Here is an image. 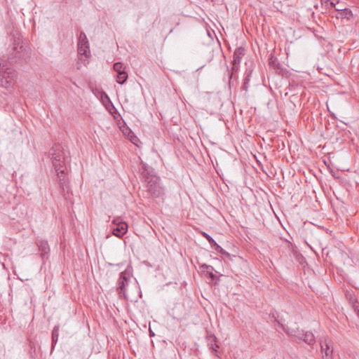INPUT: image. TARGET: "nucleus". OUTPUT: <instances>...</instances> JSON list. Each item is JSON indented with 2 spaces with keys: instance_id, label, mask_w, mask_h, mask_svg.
I'll return each mask as SVG.
<instances>
[{
  "instance_id": "0eeeda50",
  "label": "nucleus",
  "mask_w": 359,
  "mask_h": 359,
  "mask_svg": "<svg viewBox=\"0 0 359 359\" xmlns=\"http://www.w3.org/2000/svg\"><path fill=\"white\" fill-rule=\"evenodd\" d=\"M320 346L323 357H325V359H330L333 352L332 341L325 339L324 341L320 342Z\"/></svg>"
},
{
  "instance_id": "f03ea898",
  "label": "nucleus",
  "mask_w": 359,
  "mask_h": 359,
  "mask_svg": "<svg viewBox=\"0 0 359 359\" xmlns=\"http://www.w3.org/2000/svg\"><path fill=\"white\" fill-rule=\"evenodd\" d=\"M142 177L147 184V191L154 198H159L164 194L163 188L160 184V178L156 175L150 174V172L142 166Z\"/></svg>"
},
{
  "instance_id": "2eb2a0df",
  "label": "nucleus",
  "mask_w": 359,
  "mask_h": 359,
  "mask_svg": "<svg viewBox=\"0 0 359 359\" xmlns=\"http://www.w3.org/2000/svg\"><path fill=\"white\" fill-rule=\"evenodd\" d=\"M352 308L354 310V312L356 313L358 317L359 318V302L358 299H352Z\"/></svg>"
},
{
  "instance_id": "4468645a",
  "label": "nucleus",
  "mask_w": 359,
  "mask_h": 359,
  "mask_svg": "<svg viewBox=\"0 0 359 359\" xmlns=\"http://www.w3.org/2000/svg\"><path fill=\"white\" fill-rule=\"evenodd\" d=\"M59 337V327L55 326L52 332V341L53 345L55 344L58 340Z\"/></svg>"
},
{
  "instance_id": "6ab92c4d",
  "label": "nucleus",
  "mask_w": 359,
  "mask_h": 359,
  "mask_svg": "<svg viewBox=\"0 0 359 359\" xmlns=\"http://www.w3.org/2000/svg\"><path fill=\"white\" fill-rule=\"evenodd\" d=\"M346 298L349 300V303L351 304V305H352V302H352V299H357L354 297V295H353V294H351V293H347V294H346Z\"/></svg>"
},
{
  "instance_id": "f8f14e48",
  "label": "nucleus",
  "mask_w": 359,
  "mask_h": 359,
  "mask_svg": "<svg viewBox=\"0 0 359 359\" xmlns=\"http://www.w3.org/2000/svg\"><path fill=\"white\" fill-rule=\"evenodd\" d=\"M117 83L119 84H123L127 79H128V74L126 71L120 72L117 74Z\"/></svg>"
},
{
  "instance_id": "412c9836",
  "label": "nucleus",
  "mask_w": 359,
  "mask_h": 359,
  "mask_svg": "<svg viewBox=\"0 0 359 359\" xmlns=\"http://www.w3.org/2000/svg\"><path fill=\"white\" fill-rule=\"evenodd\" d=\"M210 276L212 279L215 277V276L212 272H210Z\"/></svg>"
},
{
  "instance_id": "f257e3e1",
  "label": "nucleus",
  "mask_w": 359,
  "mask_h": 359,
  "mask_svg": "<svg viewBox=\"0 0 359 359\" xmlns=\"http://www.w3.org/2000/svg\"><path fill=\"white\" fill-rule=\"evenodd\" d=\"M53 165L55 169L60 187L65 189L67 184L66 163L68 156H65L63 148L60 144H55L50 151Z\"/></svg>"
},
{
  "instance_id": "ddd939ff",
  "label": "nucleus",
  "mask_w": 359,
  "mask_h": 359,
  "mask_svg": "<svg viewBox=\"0 0 359 359\" xmlns=\"http://www.w3.org/2000/svg\"><path fill=\"white\" fill-rule=\"evenodd\" d=\"M251 74H252V72H248L244 79V82H243V85L242 86V89L245 91H247L248 89L249 83H250V79H251Z\"/></svg>"
},
{
  "instance_id": "39448f33",
  "label": "nucleus",
  "mask_w": 359,
  "mask_h": 359,
  "mask_svg": "<svg viewBox=\"0 0 359 359\" xmlns=\"http://www.w3.org/2000/svg\"><path fill=\"white\" fill-rule=\"evenodd\" d=\"M283 330L289 335L297 337L299 339H302L304 342L311 345L315 342V337L311 332H306L303 334H298L299 330H295L289 327H285L283 324H280Z\"/></svg>"
},
{
  "instance_id": "20e7f679",
  "label": "nucleus",
  "mask_w": 359,
  "mask_h": 359,
  "mask_svg": "<svg viewBox=\"0 0 359 359\" xmlns=\"http://www.w3.org/2000/svg\"><path fill=\"white\" fill-rule=\"evenodd\" d=\"M132 277V267L128 266L125 271L121 273L118 280L117 292L120 297L127 299L126 287Z\"/></svg>"
},
{
  "instance_id": "423d86ee",
  "label": "nucleus",
  "mask_w": 359,
  "mask_h": 359,
  "mask_svg": "<svg viewBox=\"0 0 359 359\" xmlns=\"http://www.w3.org/2000/svg\"><path fill=\"white\" fill-rule=\"evenodd\" d=\"M78 53L88 57L90 55L89 42L84 32H81L78 39Z\"/></svg>"
},
{
  "instance_id": "7ed1b4c3",
  "label": "nucleus",
  "mask_w": 359,
  "mask_h": 359,
  "mask_svg": "<svg viewBox=\"0 0 359 359\" xmlns=\"http://www.w3.org/2000/svg\"><path fill=\"white\" fill-rule=\"evenodd\" d=\"M16 72L11 68L1 65L0 67V86L9 88L13 87L16 80Z\"/></svg>"
},
{
  "instance_id": "9d476101",
  "label": "nucleus",
  "mask_w": 359,
  "mask_h": 359,
  "mask_svg": "<svg viewBox=\"0 0 359 359\" xmlns=\"http://www.w3.org/2000/svg\"><path fill=\"white\" fill-rule=\"evenodd\" d=\"M37 245L39 247V250L41 252V256L47 255L49 252L50 248L48 243L46 241H39L37 242Z\"/></svg>"
},
{
  "instance_id": "6e6552de",
  "label": "nucleus",
  "mask_w": 359,
  "mask_h": 359,
  "mask_svg": "<svg viewBox=\"0 0 359 359\" xmlns=\"http://www.w3.org/2000/svg\"><path fill=\"white\" fill-rule=\"evenodd\" d=\"M113 222L116 225L113 229V234L117 237H121L128 231V224L123 222H118V219H114Z\"/></svg>"
},
{
  "instance_id": "1a4fd4ad",
  "label": "nucleus",
  "mask_w": 359,
  "mask_h": 359,
  "mask_svg": "<svg viewBox=\"0 0 359 359\" xmlns=\"http://www.w3.org/2000/svg\"><path fill=\"white\" fill-rule=\"evenodd\" d=\"M245 55V49L243 47L236 48L233 53L232 64L233 68L237 67L241 62L243 57Z\"/></svg>"
},
{
  "instance_id": "a211bd4d",
  "label": "nucleus",
  "mask_w": 359,
  "mask_h": 359,
  "mask_svg": "<svg viewBox=\"0 0 359 359\" xmlns=\"http://www.w3.org/2000/svg\"><path fill=\"white\" fill-rule=\"evenodd\" d=\"M212 248H215V250L216 251H217L218 252H220L221 254L222 255H229V253L225 251L220 245H219L217 243H216V245H215Z\"/></svg>"
},
{
  "instance_id": "aec40b11",
  "label": "nucleus",
  "mask_w": 359,
  "mask_h": 359,
  "mask_svg": "<svg viewBox=\"0 0 359 359\" xmlns=\"http://www.w3.org/2000/svg\"><path fill=\"white\" fill-rule=\"evenodd\" d=\"M102 99L104 100V99L107 100V101H110L109 100V98L108 97V95L105 93H102Z\"/></svg>"
},
{
  "instance_id": "f3484780",
  "label": "nucleus",
  "mask_w": 359,
  "mask_h": 359,
  "mask_svg": "<svg viewBox=\"0 0 359 359\" xmlns=\"http://www.w3.org/2000/svg\"><path fill=\"white\" fill-rule=\"evenodd\" d=\"M114 69L115 72H117V74L118 72H120L125 71L123 69V64L121 62H119L114 63Z\"/></svg>"
},
{
  "instance_id": "dca6fc26",
  "label": "nucleus",
  "mask_w": 359,
  "mask_h": 359,
  "mask_svg": "<svg viewBox=\"0 0 359 359\" xmlns=\"http://www.w3.org/2000/svg\"><path fill=\"white\" fill-rule=\"evenodd\" d=\"M202 234L203 237L208 240L212 247L216 245V241L209 234L205 232H203Z\"/></svg>"
},
{
  "instance_id": "9b49d317",
  "label": "nucleus",
  "mask_w": 359,
  "mask_h": 359,
  "mask_svg": "<svg viewBox=\"0 0 359 359\" xmlns=\"http://www.w3.org/2000/svg\"><path fill=\"white\" fill-rule=\"evenodd\" d=\"M208 346L215 352V354H217L219 346L217 344V337L214 334L208 337Z\"/></svg>"
},
{
  "instance_id": "4be33fe9",
  "label": "nucleus",
  "mask_w": 359,
  "mask_h": 359,
  "mask_svg": "<svg viewBox=\"0 0 359 359\" xmlns=\"http://www.w3.org/2000/svg\"><path fill=\"white\" fill-rule=\"evenodd\" d=\"M203 267H206L207 269L210 268L211 269H213V268L212 266H210L203 265Z\"/></svg>"
}]
</instances>
